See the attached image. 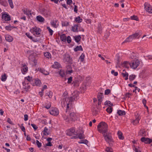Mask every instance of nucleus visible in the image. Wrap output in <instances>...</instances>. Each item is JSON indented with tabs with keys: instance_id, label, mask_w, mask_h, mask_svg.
Returning <instances> with one entry per match:
<instances>
[{
	"instance_id": "obj_24",
	"label": "nucleus",
	"mask_w": 152,
	"mask_h": 152,
	"mask_svg": "<svg viewBox=\"0 0 152 152\" xmlns=\"http://www.w3.org/2000/svg\"><path fill=\"white\" fill-rule=\"evenodd\" d=\"M36 18L37 20L39 22H43L45 20V19L44 18L40 15H38L37 16Z\"/></svg>"
},
{
	"instance_id": "obj_1",
	"label": "nucleus",
	"mask_w": 152,
	"mask_h": 152,
	"mask_svg": "<svg viewBox=\"0 0 152 152\" xmlns=\"http://www.w3.org/2000/svg\"><path fill=\"white\" fill-rule=\"evenodd\" d=\"M108 127L107 124L104 122H101L97 126V130L103 135L109 132L108 131Z\"/></svg>"
},
{
	"instance_id": "obj_30",
	"label": "nucleus",
	"mask_w": 152,
	"mask_h": 152,
	"mask_svg": "<svg viewBox=\"0 0 152 152\" xmlns=\"http://www.w3.org/2000/svg\"><path fill=\"white\" fill-rule=\"evenodd\" d=\"M74 50L75 52H77L78 50L83 51V49L81 45L77 46L75 48H74Z\"/></svg>"
},
{
	"instance_id": "obj_14",
	"label": "nucleus",
	"mask_w": 152,
	"mask_h": 152,
	"mask_svg": "<svg viewBox=\"0 0 152 152\" xmlns=\"http://www.w3.org/2000/svg\"><path fill=\"white\" fill-rule=\"evenodd\" d=\"M79 138L80 139H83L85 138V136L83 133H80L79 134L75 135V136L73 137L72 138Z\"/></svg>"
},
{
	"instance_id": "obj_38",
	"label": "nucleus",
	"mask_w": 152,
	"mask_h": 152,
	"mask_svg": "<svg viewBox=\"0 0 152 152\" xmlns=\"http://www.w3.org/2000/svg\"><path fill=\"white\" fill-rule=\"evenodd\" d=\"M44 55L45 56L48 58L51 57V54L50 53L48 52H45V53H44Z\"/></svg>"
},
{
	"instance_id": "obj_19",
	"label": "nucleus",
	"mask_w": 152,
	"mask_h": 152,
	"mask_svg": "<svg viewBox=\"0 0 152 152\" xmlns=\"http://www.w3.org/2000/svg\"><path fill=\"white\" fill-rule=\"evenodd\" d=\"M42 132L43 133V135L45 136H47L50 134L49 132L48 131V129L46 127H45L44 129Z\"/></svg>"
},
{
	"instance_id": "obj_8",
	"label": "nucleus",
	"mask_w": 152,
	"mask_h": 152,
	"mask_svg": "<svg viewBox=\"0 0 152 152\" xmlns=\"http://www.w3.org/2000/svg\"><path fill=\"white\" fill-rule=\"evenodd\" d=\"M50 113L52 115L56 116L59 114L58 109L56 108H51L49 111Z\"/></svg>"
},
{
	"instance_id": "obj_41",
	"label": "nucleus",
	"mask_w": 152,
	"mask_h": 152,
	"mask_svg": "<svg viewBox=\"0 0 152 152\" xmlns=\"http://www.w3.org/2000/svg\"><path fill=\"white\" fill-rule=\"evenodd\" d=\"M0 3L1 5L4 7H6L8 5L6 1H0Z\"/></svg>"
},
{
	"instance_id": "obj_46",
	"label": "nucleus",
	"mask_w": 152,
	"mask_h": 152,
	"mask_svg": "<svg viewBox=\"0 0 152 152\" xmlns=\"http://www.w3.org/2000/svg\"><path fill=\"white\" fill-rule=\"evenodd\" d=\"M85 57V55L84 53H82L80 57V59L81 60V61H83L84 60V58Z\"/></svg>"
},
{
	"instance_id": "obj_60",
	"label": "nucleus",
	"mask_w": 152,
	"mask_h": 152,
	"mask_svg": "<svg viewBox=\"0 0 152 152\" xmlns=\"http://www.w3.org/2000/svg\"><path fill=\"white\" fill-rule=\"evenodd\" d=\"M7 122L9 123L10 124H11L13 125V122L12 121L11 119L9 118H8L7 119Z\"/></svg>"
},
{
	"instance_id": "obj_27",
	"label": "nucleus",
	"mask_w": 152,
	"mask_h": 152,
	"mask_svg": "<svg viewBox=\"0 0 152 152\" xmlns=\"http://www.w3.org/2000/svg\"><path fill=\"white\" fill-rule=\"evenodd\" d=\"M22 10L23 11V12H24V14H26V15L28 16L29 15H31V10H27V9H26V10Z\"/></svg>"
},
{
	"instance_id": "obj_57",
	"label": "nucleus",
	"mask_w": 152,
	"mask_h": 152,
	"mask_svg": "<svg viewBox=\"0 0 152 152\" xmlns=\"http://www.w3.org/2000/svg\"><path fill=\"white\" fill-rule=\"evenodd\" d=\"M52 145V144L50 142H48V143L45 144V145L44 147L46 148V146H51Z\"/></svg>"
},
{
	"instance_id": "obj_21",
	"label": "nucleus",
	"mask_w": 152,
	"mask_h": 152,
	"mask_svg": "<svg viewBox=\"0 0 152 152\" xmlns=\"http://www.w3.org/2000/svg\"><path fill=\"white\" fill-rule=\"evenodd\" d=\"M78 24H75L72 27V31L74 32H78Z\"/></svg>"
},
{
	"instance_id": "obj_62",
	"label": "nucleus",
	"mask_w": 152,
	"mask_h": 152,
	"mask_svg": "<svg viewBox=\"0 0 152 152\" xmlns=\"http://www.w3.org/2000/svg\"><path fill=\"white\" fill-rule=\"evenodd\" d=\"M5 28L8 31H11L10 25L9 26H7L5 27Z\"/></svg>"
},
{
	"instance_id": "obj_10",
	"label": "nucleus",
	"mask_w": 152,
	"mask_h": 152,
	"mask_svg": "<svg viewBox=\"0 0 152 152\" xmlns=\"http://www.w3.org/2000/svg\"><path fill=\"white\" fill-rule=\"evenodd\" d=\"M2 18L5 21H9L11 20V17L8 14L5 13H2Z\"/></svg>"
},
{
	"instance_id": "obj_50",
	"label": "nucleus",
	"mask_w": 152,
	"mask_h": 152,
	"mask_svg": "<svg viewBox=\"0 0 152 152\" xmlns=\"http://www.w3.org/2000/svg\"><path fill=\"white\" fill-rule=\"evenodd\" d=\"M47 29L48 30L49 32L50 33V35H53V30H52L51 29H50V27L49 26H48L47 27Z\"/></svg>"
},
{
	"instance_id": "obj_34",
	"label": "nucleus",
	"mask_w": 152,
	"mask_h": 152,
	"mask_svg": "<svg viewBox=\"0 0 152 152\" xmlns=\"http://www.w3.org/2000/svg\"><path fill=\"white\" fill-rule=\"evenodd\" d=\"M59 64L57 62H55L52 66V67L54 68H58L59 67Z\"/></svg>"
},
{
	"instance_id": "obj_42",
	"label": "nucleus",
	"mask_w": 152,
	"mask_h": 152,
	"mask_svg": "<svg viewBox=\"0 0 152 152\" xmlns=\"http://www.w3.org/2000/svg\"><path fill=\"white\" fill-rule=\"evenodd\" d=\"M88 141L86 140H81L80 142H79V143H83L87 144L88 143Z\"/></svg>"
},
{
	"instance_id": "obj_5",
	"label": "nucleus",
	"mask_w": 152,
	"mask_h": 152,
	"mask_svg": "<svg viewBox=\"0 0 152 152\" xmlns=\"http://www.w3.org/2000/svg\"><path fill=\"white\" fill-rule=\"evenodd\" d=\"M79 93L77 91H74L72 94V96L69 97V102L70 103L75 100L78 99Z\"/></svg>"
},
{
	"instance_id": "obj_54",
	"label": "nucleus",
	"mask_w": 152,
	"mask_h": 152,
	"mask_svg": "<svg viewBox=\"0 0 152 152\" xmlns=\"http://www.w3.org/2000/svg\"><path fill=\"white\" fill-rule=\"evenodd\" d=\"M8 2L10 7L11 8H13L14 7V6L12 0H8Z\"/></svg>"
},
{
	"instance_id": "obj_9",
	"label": "nucleus",
	"mask_w": 152,
	"mask_h": 152,
	"mask_svg": "<svg viewBox=\"0 0 152 152\" xmlns=\"http://www.w3.org/2000/svg\"><path fill=\"white\" fill-rule=\"evenodd\" d=\"M145 9L146 11L150 13H152L151 6L148 3H145L144 4Z\"/></svg>"
},
{
	"instance_id": "obj_6",
	"label": "nucleus",
	"mask_w": 152,
	"mask_h": 152,
	"mask_svg": "<svg viewBox=\"0 0 152 152\" xmlns=\"http://www.w3.org/2000/svg\"><path fill=\"white\" fill-rule=\"evenodd\" d=\"M22 84L23 89L26 92L28 91L29 89L30 88V86L29 85V83L26 80H24L22 83Z\"/></svg>"
},
{
	"instance_id": "obj_2",
	"label": "nucleus",
	"mask_w": 152,
	"mask_h": 152,
	"mask_svg": "<svg viewBox=\"0 0 152 152\" xmlns=\"http://www.w3.org/2000/svg\"><path fill=\"white\" fill-rule=\"evenodd\" d=\"M105 141L109 144L110 146H111L113 145V140L110 132H107L103 135Z\"/></svg>"
},
{
	"instance_id": "obj_15",
	"label": "nucleus",
	"mask_w": 152,
	"mask_h": 152,
	"mask_svg": "<svg viewBox=\"0 0 152 152\" xmlns=\"http://www.w3.org/2000/svg\"><path fill=\"white\" fill-rule=\"evenodd\" d=\"M37 71H39L41 73L45 75H47L49 74V73L45 71L44 69L41 68H38L37 69Z\"/></svg>"
},
{
	"instance_id": "obj_59",
	"label": "nucleus",
	"mask_w": 152,
	"mask_h": 152,
	"mask_svg": "<svg viewBox=\"0 0 152 152\" xmlns=\"http://www.w3.org/2000/svg\"><path fill=\"white\" fill-rule=\"evenodd\" d=\"M31 126L33 127L34 130H37L38 128V127L35 124H31Z\"/></svg>"
},
{
	"instance_id": "obj_48",
	"label": "nucleus",
	"mask_w": 152,
	"mask_h": 152,
	"mask_svg": "<svg viewBox=\"0 0 152 152\" xmlns=\"http://www.w3.org/2000/svg\"><path fill=\"white\" fill-rule=\"evenodd\" d=\"M131 18L132 20H135L136 21H138L139 19L137 16L133 15L131 17Z\"/></svg>"
},
{
	"instance_id": "obj_18",
	"label": "nucleus",
	"mask_w": 152,
	"mask_h": 152,
	"mask_svg": "<svg viewBox=\"0 0 152 152\" xmlns=\"http://www.w3.org/2000/svg\"><path fill=\"white\" fill-rule=\"evenodd\" d=\"M132 39L135 38L139 39L140 36V35L138 33H136L130 35Z\"/></svg>"
},
{
	"instance_id": "obj_63",
	"label": "nucleus",
	"mask_w": 152,
	"mask_h": 152,
	"mask_svg": "<svg viewBox=\"0 0 152 152\" xmlns=\"http://www.w3.org/2000/svg\"><path fill=\"white\" fill-rule=\"evenodd\" d=\"M25 34L26 35V36L31 39H33L32 37L31 36H30L29 33H26Z\"/></svg>"
},
{
	"instance_id": "obj_17",
	"label": "nucleus",
	"mask_w": 152,
	"mask_h": 152,
	"mask_svg": "<svg viewBox=\"0 0 152 152\" xmlns=\"http://www.w3.org/2000/svg\"><path fill=\"white\" fill-rule=\"evenodd\" d=\"M41 31V29L40 28H38L36 27H35L30 30L31 32L33 34H34V33L39 32L40 31Z\"/></svg>"
},
{
	"instance_id": "obj_35",
	"label": "nucleus",
	"mask_w": 152,
	"mask_h": 152,
	"mask_svg": "<svg viewBox=\"0 0 152 152\" xmlns=\"http://www.w3.org/2000/svg\"><path fill=\"white\" fill-rule=\"evenodd\" d=\"M118 135L120 139L123 140L124 139V137L123 136L122 133L121 132L118 131Z\"/></svg>"
},
{
	"instance_id": "obj_56",
	"label": "nucleus",
	"mask_w": 152,
	"mask_h": 152,
	"mask_svg": "<svg viewBox=\"0 0 152 152\" xmlns=\"http://www.w3.org/2000/svg\"><path fill=\"white\" fill-rule=\"evenodd\" d=\"M36 143L37 145V147L39 148L41 147L42 146V143L41 142H40L38 140H36Z\"/></svg>"
},
{
	"instance_id": "obj_58",
	"label": "nucleus",
	"mask_w": 152,
	"mask_h": 152,
	"mask_svg": "<svg viewBox=\"0 0 152 152\" xmlns=\"http://www.w3.org/2000/svg\"><path fill=\"white\" fill-rule=\"evenodd\" d=\"M64 119V120L66 121H69V119L68 118V117L67 115H64L63 116Z\"/></svg>"
},
{
	"instance_id": "obj_11",
	"label": "nucleus",
	"mask_w": 152,
	"mask_h": 152,
	"mask_svg": "<svg viewBox=\"0 0 152 152\" xmlns=\"http://www.w3.org/2000/svg\"><path fill=\"white\" fill-rule=\"evenodd\" d=\"M64 61L67 62L69 64L72 63V60L70 57V56L69 55H65L64 56Z\"/></svg>"
},
{
	"instance_id": "obj_49",
	"label": "nucleus",
	"mask_w": 152,
	"mask_h": 152,
	"mask_svg": "<svg viewBox=\"0 0 152 152\" xmlns=\"http://www.w3.org/2000/svg\"><path fill=\"white\" fill-rule=\"evenodd\" d=\"M69 24V23L65 21V22H62V26H68Z\"/></svg>"
},
{
	"instance_id": "obj_61",
	"label": "nucleus",
	"mask_w": 152,
	"mask_h": 152,
	"mask_svg": "<svg viewBox=\"0 0 152 152\" xmlns=\"http://www.w3.org/2000/svg\"><path fill=\"white\" fill-rule=\"evenodd\" d=\"M68 82L67 83H71L72 81V77H70L68 79Z\"/></svg>"
},
{
	"instance_id": "obj_44",
	"label": "nucleus",
	"mask_w": 152,
	"mask_h": 152,
	"mask_svg": "<svg viewBox=\"0 0 152 152\" xmlns=\"http://www.w3.org/2000/svg\"><path fill=\"white\" fill-rule=\"evenodd\" d=\"M135 77L136 76L134 75H130L129 76V79L130 81L133 80L135 79Z\"/></svg>"
},
{
	"instance_id": "obj_13",
	"label": "nucleus",
	"mask_w": 152,
	"mask_h": 152,
	"mask_svg": "<svg viewBox=\"0 0 152 152\" xmlns=\"http://www.w3.org/2000/svg\"><path fill=\"white\" fill-rule=\"evenodd\" d=\"M69 116L71 120L72 121H75L77 120V116L74 113H70Z\"/></svg>"
},
{
	"instance_id": "obj_20",
	"label": "nucleus",
	"mask_w": 152,
	"mask_h": 152,
	"mask_svg": "<svg viewBox=\"0 0 152 152\" xmlns=\"http://www.w3.org/2000/svg\"><path fill=\"white\" fill-rule=\"evenodd\" d=\"M22 69L23 70V72H26L28 70V68L26 64L24 63L22 64Z\"/></svg>"
},
{
	"instance_id": "obj_33",
	"label": "nucleus",
	"mask_w": 152,
	"mask_h": 152,
	"mask_svg": "<svg viewBox=\"0 0 152 152\" xmlns=\"http://www.w3.org/2000/svg\"><path fill=\"white\" fill-rule=\"evenodd\" d=\"M103 98V96L102 93H99L97 95L98 100H102V99Z\"/></svg>"
},
{
	"instance_id": "obj_43",
	"label": "nucleus",
	"mask_w": 152,
	"mask_h": 152,
	"mask_svg": "<svg viewBox=\"0 0 152 152\" xmlns=\"http://www.w3.org/2000/svg\"><path fill=\"white\" fill-rule=\"evenodd\" d=\"M105 151L107 152H113L112 149L111 148L108 147H106Z\"/></svg>"
},
{
	"instance_id": "obj_53",
	"label": "nucleus",
	"mask_w": 152,
	"mask_h": 152,
	"mask_svg": "<svg viewBox=\"0 0 152 152\" xmlns=\"http://www.w3.org/2000/svg\"><path fill=\"white\" fill-rule=\"evenodd\" d=\"M110 90L109 89H106L104 92V94L106 95H107L109 94L110 92Z\"/></svg>"
},
{
	"instance_id": "obj_32",
	"label": "nucleus",
	"mask_w": 152,
	"mask_h": 152,
	"mask_svg": "<svg viewBox=\"0 0 152 152\" xmlns=\"http://www.w3.org/2000/svg\"><path fill=\"white\" fill-rule=\"evenodd\" d=\"M60 39L64 42H65L66 40V37L65 34H63L60 36Z\"/></svg>"
},
{
	"instance_id": "obj_47",
	"label": "nucleus",
	"mask_w": 152,
	"mask_h": 152,
	"mask_svg": "<svg viewBox=\"0 0 152 152\" xmlns=\"http://www.w3.org/2000/svg\"><path fill=\"white\" fill-rule=\"evenodd\" d=\"M112 107H109L107 108L106 110L107 113H110L112 112Z\"/></svg>"
},
{
	"instance_id": "obj_40",
	"label": "nucleus",
	"mask_w": 152,
	"mask_h": 152,
	"mask_svg": "<svg viewBox=\"0 0 152 152\" xmlns=\"http://www.w3.org/2000/svg\"><path fill=\"white\" fill-rule=\"evenodd\" d=\"M75 20L78 23H80L82 20V19L80 18V16H78L75 18Z\"/></svg>"
},
{
	"instance_id": "obj_64",
	"label": "nucleus",
	"mask_w": 152,
	"mask_h": 152,
	"mask_svg": "<svg viewBox=\"0 0 152 152\" xmlns=\"http://www.w3.org/2000/svg\"><path fill=\"white\" fill-rule=\"evenodd\" d=\"M78 31H82L83 32L84 31V30L83 28H82L81 27H80L78 26Z\"/></svg>"
},
{
	"instance_id": "obj_23",
	"label": "nucleus",
	"mask_w": 152,
	"mask_h": 152,
	"mask_svg": "<svg viewBox=\"0 0 152 152\" xmlns=\"http://www.w3.org/2000/svg\"><path fill=\"white\" fill-rule=\"evenodd\" d=\"M35 81V84H33V85L34 86L35 85L37 86H39L41 84V83L40 80L38 79H34Z\"/></svg>"
},
{
	"instance_id": "obj_45",
	"label": "nucleus",
	"mask_w": 152,
	"mask_h": 152,
	"mask_svg": "<svg viewBox=\"0 0 152 152\" xmlns=\"http://www.w3.org/2000/svg\"><path fill=\"white\" fill-rule=\"evenodd\" d=\"M7 79L6 75L4 74V75H2L1 77V80L2 81H4Z\"/></svg>"
},
{
	"instance_id": "obj_25",
	"label": "nucleus",
	"mask_w": 152,
	"mask_h": 152,
	"mask_svg": "<svg viewBox=\"0 0 152 152\" xmlns=\"http://www.w3.org/2000/svg\"><path fill=\"white\" fill-rule=\"evenodd\" d=\"M58 74L62 77H64L65 75V72L63 70L61 69L58 71Z\"/></svg>"
},
{
	"instance_id": "obj_37",
	"label": "nucleus",
	"mask_w": 152,
	"mask_h": 152,
	"mask_svg": "<svg viewBox=\"0 0 152 152\" xmlns=\"http://www.w3.org/2000/svg\"><path fill=\"white\" fill-rule=\"evenodd\" d=\"M122 74L124 77H125V80H127L128 79L129 74L128 73L126 72H125V73L123 72L122 73Z\"/></svg>"
},
{
	"instance_id": "obj_28",
	"label": "nucleus",
	"mask_w": 152,
	"mask_h": 152,
	"mask_svg": "<svg viewBox=\"0 0 152 152\" xmlns=\"http://www.w3.org/2000/svg\"><path fill=\"white\" fill-rule=\"evenodd\" d=\"M75 41L77 42L78 43L80 40L81 37L80 35L76 36L74 37Z\"/></svg>"
},
{
	"instance_id": "obj_39",
	"label": "nucleus",
	"mask_w": 152,
	"mask_h": 152,
	"mask_svg": "<svg viewBox=\"0 0 152 152\" xmlns=\"http://www.w3.org/2000/svg\"><path fill=\"white\" fill-rule=\"evenodd\" d=\"M102 27L101 24L100 23L98 24V32L100 34L102 33Z\"/></svg>"
},
{
	"instance_id": "obj_52",
	"label": "nucleus",
	"mask_w": 152,
	"mask_h": 152,
	"mask_svg": "<svg viewBox=\"0 0 152 152\" xmlns=\"http://www.w3.org/2000/svg\"><path fill=\"white\" fill-rule=\"evenodd\" d=\"M46 95L48 96L49 98L52 97L53 95V93L51 91H49L48 93H46Z\"/></svg>"
},
{
	"instance_id": "obj_55",
	"label": "nucleus",
	"mask_w": 152,
	"mask_h": 152,
	"mask_svg": "<svg viewBox=\"0 0 152 152\" xmlns=\"http://www.w3.org/2000/svg\"><path fill=\"white\" fill-rule=\"evenodd\" d=\"M67 41L68 43L69 44L71 42V38L70 36H68L67 38Z\"/></svg>"
},
{
	"instance_id": "obj_7",
	"label": "nucleus",
	"mask_w": 152,
	"mask_h": 152,
	"mask_svg": "<svg viewBox=\"0 0 152 152\" xmlns=\"http://www.w3.org/2000/svg\"><path fill=\"white\" fill-rule=\"evenodd\" d=\"M67 135L69 136H72L73 135H75L78 134L77 132H76L74 129L73 128H71L67 131L66 133Z\"/></svg>"
},
{
	"instance_id": "obj_4",
	"label": "nucleus",
	"mask_w": 152,
	"mask_h": 152,
	"mask_svg": "<svg viewBox=\"0 0 152 152\" xmlns=\"http://www.w3.org/2000/svg\"><path fill=\"white\" fill-rule=\"evenodd\" d=\"M127 63L129 64V65H130L131 68L134 69H136L140 64V61L138 59L134 60L132 62V63H130L128 61H124V63L125 64Z\"/></svg>"
},
{
	"instance_id": "obj_3",
	"label": "nucleus",
	"mask_w": 152,
	"mask_h": 152,
	"mask_svg": "<svg viewBox=\"0 0 152 152\" xmlns=\"http://www.w3.org/2000/svg\"><path fill=\"white\" fill-rule=\"evenodd\" d=\"M65 93L63 94V95H64V97L62 101H61V104L62 107L63 106H65V104H66L67 105V108L66 109V113H67L68 112V111L69 110V104H72V102H71L70 103H69V102L68 103H67V101L68 100L69 98L68 96L66 95H64Z\"/></svg>"
},
{
	"instance_id": "obj_16",
	"label": "nucleus",
	"mask_w": 152,
	"mask_h": 152,
	"mask_svg": "<svg viewBox=\"0 0 152 152\" xmlns=\"http://www.w3.org/2000/svg\"><path fill=\"white\" fill-rule=\"evenodd\" d=\"M41 12L45 16L47 17L49 15V12L45 8H42L40 10Z\"/></svg>"
},
{
	"instance_id": "obj_36",
	"label": "nucleus",
	"mask_w": 152,
	"mask_h": 152,
	"mask_svg": "<svg viewBox=\"0 0 152 152\" xmlns=\"http://www.w3.org/2000/svg\"><path fill=\"white\" fill-rule=\"evenodd\" d=\"M117 113L119 115H123L125 114V112L124 111L118 110L117 111Z\"/></svg>"
},
{
	"instance_id": "obj_29",
	"label": "nucleus",
	"mask_w": 152,
	"mask_h": 152,
	"mask_svg": "<svg viewBox=\"0 0 152 152\" xmlns=\"http://www.w3.org/2000/svg\"><path fill=\"white\" fill-rule=\"evenodd\" d=\"M57 20H53L51 22V25L55 28H57L58 26V24H56Z\"/></svg>"
},
{
	"instance_id": "obj_26",
	"label": "nucleus",
	"mask_w": 152,
	"mask_h": 152,
	"mask_svg": "<svg viewBox=\"0 0 152 152\" xmlns=\"http://www.w3.org/2000/svg\"><path fill=\"white\" fill-rule=\"evenodd\" d=\"M25 80H26V81L28 82H28H31V81H33V79H32V77L28 76L25 78Z\"/></svg>"
},
{
	"instance_id": "obj_31",
	"label": "nucleus",
	"mask_w": 152,
	"mask_h": 152,
	"mask_svg": "<svg viewBox=\"0 0 152 152\" xmlns=\"http://www.w3.org/2000/svg\"><path fill=\"white\" fill-rule=\"evenodd\" d=\"M132 39L131 38V36H129L125 40L124 42H123L122 43V44L127 42H131L132 40Z\"/></svg>"
},
{
	"instance_id": "obj_51",
	"label": "nucleus",
	"mask_w": 152,
	"mask_h": 152,
	"mask_svg": "<svg viewBox=\"0 0 152 152\" xmlns=\"http://www.w3.org/2000/svg\"><path fill=\"white\" fill-rule=\"evenodd\" d=\"M139 118H137L135 120H134L133 122V124L134 125H135L137 123H139V121L140 120Z\"/></svg>"
},
{
	"instance_id": "obj_12",
	"label": "nucleus",
	"mask_w": 152,
	"mask_h": 152,
	"mask_svg": "<svg viewBox=\"0 0 152 152\" xmlns=\"http://www.w3.org/2000/svg\"><path fill=\"white\" fill-rule=\"evenodd\" d=\"M100 107L97 105H96V107H94L92 109L93 114L96 115L98 114L100 110Z\"/></svg>"
},
{
	"instance_id": "obj_22",
	"label": "nucleus",
	"mask_w": 152,
	"mask_h": 152,
	"mask_svg": "<svg viewBox=\"0 0 152 152\" xmlns=\"http://www.w3.org/2000/svg\"><path fill=\"white\" fill-rule=\"evenodd\" d=\"M6 40L9 42H11L13 41V38L10 35H7L5 37Z\"/></svg>"
}]
</instances>
